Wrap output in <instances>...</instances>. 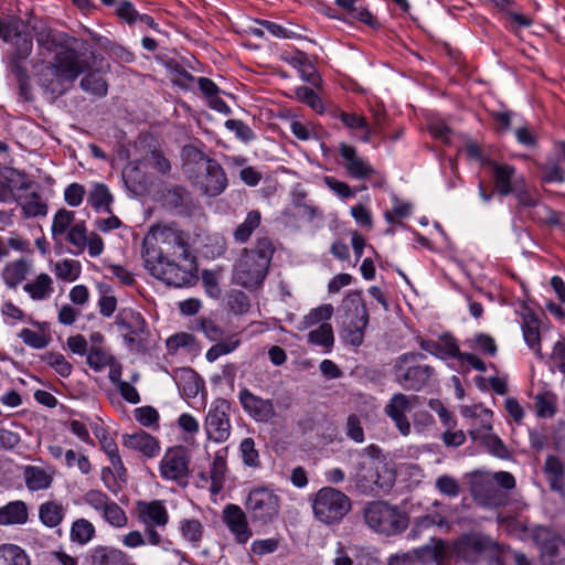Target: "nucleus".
Masks as SVG:
<instances>
[{
    "mask_svg": "<svg viewBox=\"0 0 565 565\" xmlns=\"http://www.w3.org/2000/svg\"><path fill=\"white\" fill-rule=\"evenodd\" d=\"M4 179L7 183L0 184V202L1 203H9L12 201L17 202V196L13 192V189L8 183H15L18 184V188L20 190H28L31 186V181L26 180L24 178V174L8 169L7 173L4 174Z\"/></svg>",
    "mask_w": 565,
    "mask_h": 565,
    "instance_id": "cd10ccee",
    "label": "nucleus"
},
{
    "mask_svg": "<svg viewBox=\"0 0 565 565\" xmlns=\"http://www.w3.org/2000/svg\"><path fill=\"white\" fill-rule=\"evenodd\" d=\"M243 409L257 422H268L275 415V408L270 399L262 398L247 388L241 390L238 394Z\"/></svg>",
    "mask_w": 565,
    "mask_h": 565,
    "instance_id": "2eb2a0df",
    "label": "nucleus"
},
{
    "mask_svg": "<svg viewBox=\"0 0 565 565\" xmlns=\"http://www.w3.org/2000/svg\"><path fill=\"white\" fill-rule=\"evenodd\" d=\"M364 520L374 532L385 535L401 533L408 524L405 514L383 501L369 503L364 509Z\"/></svg>",
    "mask_w": 565,
    "mask_h": 565,
    "instance_id": "6e6552de",
    "label": "nucleus"
},
{
    "mask_svg": "<svg viewBox=\"0 0 565 565\" xmlns=\"http://www.w3.org/2000/svg\"><path fill=\"white\" fill-rule=\"evenodd\" d=\"M46 362L51 365L61 376L67 377L72 373V365L66 361L61 353H50L46 356Z\"/></svg>",
    "mask_w": 565,
    "mask_h": 565,
    "instance_id": "774afa93",
    "label": "nucleus"
},
{
    "mask_svg": "<svg viewBox=\"0 0 565 565\" xmlns=\"http://www.w3.org/2000/svg\"><path fill=\"white\" fill-rule=\"evenodd\" d=\"M433 525L444 526L447 525V521L444 516L438 513L427 514L416 519L412 533L415 535L419 534L423 530H426Z\"/></svg>",
    "mask_w": 565,
    "mask_h": 565,
    "instance_id": "680f3d73",
    "label": "nucleus"
},
{
    "mask_svg": "<svg viewBox=\"0 0 565 565\" xmlns=\"http://www.w3.org/2000/svg\"><path fill=\"white\" fill-rule=\"evenodd\" d=\"M102 515L114 527H125L128 523L126 512L115 501L106 508Z\"/></svg>",
    "mask_w": 565,
    "mask_h": 565,
    "instance_id": "de8ad7c7",
    "label": "nucleus"
},
{
    "mask_svg": "<svg viewBox=\"0 0 565 565\" xmlns=\"http://www.w3.org/2000/svg\"><path fill=\"white\" fill-rule=\"evenodd\" d=\"M333 311V306L330 303H324L313 308L299 322L298 329L302 331L320 322L327 323L326 321L332 317Z\"/></svg>",
    "mask_w": 565,
    "mask_h": 565,
    "instance_id": "e433bc0d",
    "label": "nucleus"
},
{
    "mask_svg": "<svg viewBox=\"0 0 565 565\" xmlns=\"http://www.w3.org/2000/svg\"><path fill=\"white\" fill-rule=\"evenodd\" d=\"M246 509L253 521L266 524L278 515L279 498L267 489H255L247 498Z\"/></svg>",
    "mask_w": 565,
    "mask_h": 565,
    "instance_id": "1a4fd4ad",
    "label": "nucleus"
},
{
    "mask_svg": "<svg viewBox=\"0 0 565 565\" xmlns=\"http://www.w3.org/2000/svg\"><path fill=\"white\" fill-rule=\"evenodd\" d=\"M186 156L200 163L201 172L195 178V185L209 196H217L227 188V178L222 166L194 147L184 148Z\"/></svg>",
    "mask_w": 565,
    "mask_h": 565,
    "instance_id": "0eeeda50",
    "label": "nucleus"
},
{
    "mask_svg": "<svg viewBox=\"0 0 565 565\" xmlns=\"http://www.w3.org/2000/svg\"><path fill=\"white\" fill-rule=\"evenodd\" d=\"M17 203L21 206L26 217L45 216L47 214V204L36 192L18 195Z\"/></svg>",
    "mask_w": 565,
    "mask_h": 565,
    "instance_id": "7c9ffc66",
    "label": "nucleus"
},
{
    "mask_svg": "<svg viewBox=\"0 0 565 565\" xmlns=\"http://www.w3.org/2000/svg\"><path fill=\"white\" fill-rule=\"evenodd\" d=\"M28 25L34 32V36L39 45L49 47L55 42L52 30L46 25V23L30 19L28 21Z\"/></svg>",
    "mask_w": 565,
    "mask_h": 565,
    "instance_id": "8fccbe9b",
    "label": "nucleus"
},
{
    "mask_svg": "<svg viewBox=\"0 0 565 565\" xmlns=\"http://www.w3.org/2000/svg\"><path fill=\"white\" fill-rule=\"evenodd\" d=\"M308 342L320 345L324 352H330L334 344L333 329L330 323H321L317 329L308 333Z\"/></svg>",
    "mask_w": 565,
    "mask_h": 565,
    "instance_id": "f704fd0d",
    "label": "nucleus"
},
{
    "mask_svg": "<svg viewBox=\"0 0 565 565\" xmlns=\"http://www.w3.org/2000/svg\"><path fill=\"white\" fill-rule=\"evenodd\" d=\"M335 3L347 12L349 18L356 19L367 25L375 23V19L364 7L363 0H335Z\"/></svg>",
    "mask_w": 565,
    "mask_h": 565,
    "instance_id": "72a5a7b5",
    "label": "nucleus"
},
{
    "mask_svg": "<svg viewBox=\"0 0 565 565\" xmlns=\"http://www.w3.org/2000/svg\"><path fill=\"white\" fill-rule=\"evenodd\" d=\"M296 98L307 104L313 110L321 113L323 110L322 103L313 89L307 86H300L295 89Z\"/></svg>",
    "mask_w": 565,
    "mask_h": 565,
    "instance_id": "4d7b16f0",
    "label": "nucleus"
},
{
    "mask_svg": "<svg viewBox=\"0 0 565 565\" xmlns=\"http://www.w3.org/2000/svg\"><path fill=\"white\" fill-rule=\"evenodd\" d=\"M275 247L269 237H259L245 248L234 265L233 280L246 289H257L267 276Z\"/></svg>",
    "mask_w": 565,
    "mask_h": 565,
    "instance_id": "7ed1b4c3",
    "label": "nucleus"
},
{
    "mask_svg": "<svg viewBox=\"0 0 565 565\" xmlns=\"http://www.w3.org/2000/svg\"><path fill=\"white\" fill-rule=\"evenodd\" d=\"M33 300H44L53 292V280L47 274H40L35 280L23 286Z\"/></svg>",
    "mask_w": 565,
    "mask_h": 565,
    "instance_id": "473e14b6",
    "label": "nucleus"
},
{
    "mask_svg": "<svg viewBox=\"0 0 565 565\" xmlns=\"http://www.w3.org/2000/svg\"><path fill=\"white\" fill-rule=\"evenodd\" d=\"M87 202L95 211L111 214L114 196L106 184L93 183L87 194Z\"/></svg>",
    "mask_w": 565,
    "mask_h": 565,
    "instance_id": "b1692460",
    "label": "nucleus"
},
{
    "mask_svg": "<svg viewBox=\"0 0 565 565\" xmlns=\"http://www.w3.org/2000/svg\"><path fill=\"white\" fill-rule=\"evenodd\" d=\"M180 531L185 540L196 543L202 537L203 526L196 519H183L180 522Z\"/></svg>",
    "mask_w": 565,
    "mask_h": 565,
    "instance_id": "603ef678",
    "label": "nucleus"
},
{
    "mask_svg": "<svg viewBox=\"0 0 565 565\" xmlns=\"http://www.w3.org/2000/svg\"><path fill=\"white\" fill-rule=\"evenodd\" d=\"M470 435L473 439H481L484 447L494 456L504 458L508 455L507 448L501 441V439L490 433H486L483 435L480 434L479 430H471Z\"/></svg>",
    "mask_w": 565,
    "mask_h": 565,
    "instance_id": "37998d69",
    "label": "nucleus"
},
{
    "mask_svg": "<svg viewBox=\"0 0 565 565\" xmlns=\"http://www.w3.org/2000/svg\"><path fill=\"white\" fill-rule=\"evenodd\" d=\"M289 64L299 71L303 81L318 86L320 78L313 65L308 61L303 53L298 52L288 60Z\"/></svg>",
    "mask_w": 565,
    "mask_h": 565,
    "instance_id": "c9c22d12",
    "label": "nucleus"
},
{
    "mask_svg": "<svg viewBox=\"0 0 565 565\" xmlns=\"http://www.w3.org/2000/svg\"><path fill=\"white\" fill-rule=\"evenodd\" d=\"M339 150L342 159L344 160V169L352 178L362 180L374 173L373 167L358 154L354 147L341 143Z\"/></svg>",
    "mask_w": 565,
    "mask_h": 565,
    "instance_id": "f3484780",
    "label": "nucleus"
},
{
    "mask_svg": "<svg viewBox=\"0 0 565 565\" xmlns=\"http://www.w3.org/2000/svg\"><path fill=\"white\" fill-rule=\"evenodd\" d=\"M84 62L75 51L66 50L55 56L52 65L47 66V75L62 76L68 83L73 82L83 71Z\"/></svg>",
    "mask_w": 565,
    "mask_h": 565,
    "instance_id": "f8f14e48",
    "label": "nucleus"
},
{
    "mask_svg": "<svg viewBox=\"0 0 565 565\" xmlns=\"http://www.w3.org/2000/svg\"><path fill=\"white\" fill-rule=\"evenodd\" d=\"M28 515V508L23 501L9 502L0 508V525L24 524Z\"/></svg>",
    "mask_w": 565,
    "mask_h": 565,
    "instance_id": "a878e982",
    "label": "nucleus"
},
{
    "mask_svg": "<svg viewBox=\"0 0 565 565\" xmlns=\"http://www.w3.org/2000/svg\"><path fill=\"white\" fill-rule=\"evenodd\" d=\"M153 263L145 264L146 269L151 276L168 286L182 288L191 286L196 281L195 257H175Z\"/></svg>",
    "mask_w": 565,
    "mask_h": 565,
    "instance_id": "39448f33",
    "label": "nucleus"
},
{
    "mask_svg": "<svg viewBox=\"0 0 565 565\" xmlns=\"http://www.w3.org/2000/svg\"><path fill=\"white\" fill-rule=\"evenodd\" d=\"M260 212L257 210L249 211L245 220L234 230V239L239 244L246 243L253 235L254 231L260 225Z\"/></svg>",
    "mask_w": 565,
    "mask_h": 565,
    "instance_id": "2f4dec72",
    "label": "nucleus"
},
{
    "mask_svg": "<svg viewBox=\"0 0 565 565\" xmlns=\"http://www.w3.org/2000/svg\"><path fill=\"white\" fill-rule=\"evenodd\" d=\"M39 515L43 524L50 527L57 526L64 518V508L56 502H45L40 505Z\"/></svg>",
    "mask_w": 565,
    "mask_h": 565,
    "instance_id": "79ce46f5",
    "label": "nucleus"
},
{
    "mask_svg": "<svg viewBox=\"0 0 565 565\" xmlns=\"http://www.w3.org/2000/svg\"><path fill=\"white\" fill-rule=\"evenodd\" d=\"M415 401H417V396H407L403 393H396L385 405L384 413L394 422L403 436L411 434V423L405 416V413L411 411L412 402Z\"/></svg>",
    "mask_w": 565,
    "mask_h": 565,
    "instance_id": "9b49d317",
    "label": "nucleus"
},
{
    "mask_svg": "<svg viewBox=\"0 0 565 565\" xmlns=\"http://www.w3.org/2000/svg\"><path fill=\"white\" fill-rule=\"evenodd\" d=\"M423 353L409 352L399 355L393 365L395 382L406 391L418 392L428 385L434 367L426 364Z\"/></svg>",
    "mask_w": 565,
    "mask_h": 565,
    "instance_id": "20e7f679",
    "label": "nucleus"
},
{
    "mask_svg": "<svg viewBox=\"0 0 565 565\" xmlns=\"http://www.w3.org/2000/svg\"><path fill=\"white\" fill-rule=\"evenodd\" d=\"M96 530L93 523L86 519H77L73 522L71 527L72 542L85 545L95 536Z\"/></svg>",
    "mask_w": 565,
    "mask_h": 565,
    "instance_id": "58836bf2",
    "label": "nucleus"
},
{
    "mask_svg": "<svg viewBox=\"0 0 565 565\" xmlns=\"http://www.w3.org/2000/svg\"><path fill=\"white\" fill-rule=\"evenodd\" d=\"M420 348L439 359L456 358L459 348L451 337H444L440 342L423 341Z\"/></svg>",
    "mask_w": 565,
    "mask_h": 565,
    "instance_id": "c756f323",
    "label": "nucleus"
},
{
    "mask_svg": "<svg viewBox=\"0 0 565 565\" xmlns=\"http://www.w3.org/2000/svg\"><path fill=\"white\" fill-rule=\"evenodd\" d=\"M81 87L97 97H104L107 94L108 85L104 76L97 72H90L81 81Z\"/></svg>",
    "mask_w": 565,
    "mask_h": 565,
    "instance_id": "a19ab883",
    "label": "nucleus"
},
{
    "mask_svg": "<svg viewBox=\"0 0 565 565\" xmlns=\"http://www.w3.org/2000/svg\"><path fill=\"white\" fill-rule=\"evenodd\" d=\"M343 310L342 323L367 326L369 312L361 297V292L353 291L348 294L342 300Z\"/></svg>",
    "mask_w": 565,
    "mask_h": 565,
    "instance_id": "dca6fc26",
    "label": "nucleus"
},
{
    "mask_svg": "<svg viewBox=\"0 0 565 565\" xmlns=\"http://www.w3.org/2000/svg\"><path fill=\"white\" fill-rule=\"evenodd\" d=\"M487 163L492 168L494 185L501 195H508L513 191L512 179L515 169L509 164H500L495 161L488 160Z\"/></svg>",
    "mask_w": 565,
    "mask_h": 565,
    "instance_id": "393cba45",
    "label": "nucleus"
},
{
    "mask_svg": "<svg viewBox=\"0 0 565 565\" xmlns=\"http://www.w3.org/2000/svg\"><path fill=\"white\" fill-rule=\"evenodd\" d=\"M0 565H30V562L20 546L3 544L0 546Z\"/></svg>",
    "mask_w": 565,
    "mask_h": 565,
    "instance_id": "ea45409f",
    "label": "nucleus"
},
{
    "mask_svg": "<svg viewBox=\"0 0 565 565\" xmlns=\"http://www.w3.org/2000/svg\"><path fill=\"white\" fill-rule=\"evenodd\" d=\"M114 356L108 352L102 350L100 348H92L87 353V363L94 369L96 372L103 371L109 363Z\"/></svg>",
    "mask_w": 565,
    "mask_h": 565,
    "instance_id": "5fc2aeb1",
    "label": "nucleus"
},
{
    "mask_svg": "<svg viewBox=\"0 0 565 565\" xmlns=\"http://www.w3.org/2000/svg\"><path fill=\"white\" fill-rule=\"evenodd\" d=\"M342 326L343 340L353 347H360L364 340V330L366 326H355L350 323H342Z\"/></svg>",
    "mask_w": 565,
    "mask_h": 565,
    "instance_id": "bf43d9fd",
    "label": "nucleus"
},
{
    "mask_svg": "<svg viewBox=\"0 0 565 565\" xmlns=\"http://www.w3.org/2000/svg\"><path fill=\"white\" fill-rule=\"evenodd\" d=\"M55 469L52 466H25L23 468V479L30 491L46 490L52 486Z\"/></svg>",
    "mask_w": 565,
    "mask_h": 565,
    "instance_id": "a211bd4d",
    "label": "nucleus"
},
{
    "mask_svg": "<svg viewBox=\"0 0 565 565\" xmlns=\"http://www.w3.org/2000/svg\"><path fill=\"white\" fill-rule=\"evenodd\" d=\"M239 450L245 465L249 467H257L259 465L258 451L255 448L253 438H245L242 440Z\"/></svg>",
    "mask_w": 565,
    "mask_h": 565,
    "instance_id": "052dcab7",
    "label": "nucleus"
},
{
    "mask_svg": "<svg viewBox=\"0 0 565 565\" xmlns=\"http://www.w3.org/2000/svg\"><path fill=\"white\" fill-rule=\"evenodd\" d=\"M223 521L237 544H245L253 535L245 512L236 504H227L223 510Z\"/></svg>",
    "mask_w": 565,
    "mask_h": 565,
    "instance_id": "4468645a",
    "label": "nucleus"
},
{
    "mask_svg": "<svg viewBox=\"0 0 565 565\" xmlns=\"http://www.w3.org/2000/svg\"><path fill=\"white\" fill-rule=\"evenodd\" d=\"M204 428L210 440L224 443L231 435L230 404L217 401L207 412Z\"/></svg>",
    "mask_w": 565,
    "mask_h": 565,
    "instance_id": "9d476101",
    "label": "nucleus"
},
{
    "mask_svg": "<svg viewBox=\"0 0 565 565\" xmlns=\"http://www.w3.org/2000/svg\"><path fill=\"white\" fill-rule=\"evenodd\" d=\"M122 443L127 448L140 451L149 458L156 457L160 451V444L157 438L143 430L124 435Z\"/></svg>",
    "mask_w": 565,
    "mask_h": 565,
    "instance_id": "aec40b11",
    "label": "nucleus"
},
{
    "mask_svg": "<svg viewBox=\"0 0 565 565\" xmlns=\"http://www.w3.org/2000/svg\"><path fill=\"white\" fill-rule=\"evenodd\" d=\"M87 230L84 222L73 224L67 233V241L78 248L87 245Z\"/></svg>",
    "mask_w": 565,
    "mask_h": 565,
    "instance_id": "e2e57ef3",
    "label": "nucleus"
},
{
    "mask_svg": "<svg viewBox=\"0 0 565 565\" xmlns=\"http://www.w3.org/2000/svg\"><path fill=\"white\" fill-rule=\"evenodd\" d=\"M351 479L354 481L355 487L363 493L374 492L376 487H381L380 476L373 461L360 462Z\"/></svg>",
    "mask_w": 565,
    "mask_h": 565,
    "instance_id": "4be33fe9",
    "label": "nucleus"
},
{
    "mask_svg": "<svg viewBox=\"0 0 565 565\" xmlns=\"http://www.w3.org/2000/svg\"><path fill=\"white\" fill-rule=\"evenodd\" d=\"M136 420L146 427L158 426L159 413L152 406H142L134 411Z\"/></svg>",
    "mask_w": 565,
    "mask_h": 565,
    "instance_id": "13d9d810",
    "label": "nucleus"
},
{
    "mask_svg": "<svg viewBox=\"0 0 565 565\" xmlns=\"http://www.w3.org/2000/svg\"><path fill=\"white\" fill-rule=\"evenodd\" d=\"M175 257H194L190 235L175 224L152 225L143 239V263L154 264L156 260Z\"/></svg>",
    "mask_w": 565,
    "mask_h": 565,
    "instance_id": "f03ea898",
    "label": "nucleus"
},
{
    "mask_svg": "<svg viewBox=\"0 0 565 565\" xmlns=\"http://www.w3.org/2000/svg\"><path fill=\"white\" fill-rule=\"evenodd\" d=\"M437 490L448 497H457L460 492L458 481L448 475H443L436 480Z\"/></svg>",
    "mask_w": 565,
    "mask_h": 565,
    "instance_id": "0e129e2a",
    "label": "nucleus"
},
{
    "mask_svg": "<svg viewBox=\"0 0 565 565\" xmlns=\"http://www.w3.org/2000/svg\"><path fill=\"white\" fill-rule=\"evenodd\" d=\"M31 269V263L25 259H18L4 266L1 276L9 288H15L26 278Z\"/></svg>",
    "mask_w": 565,
    "mask_h": 565,
    "instance_id": "c85d7f7f",
    "label": "nucleus"
},
{
    "mask_svg": "<svg viewBox=\"0 0 565 565\" xmlns=\"http://www.w3.org/2000/svg\"><path fill=\"white\" fill-rule=\"evenodd\" d=\"M290 130L299 140L302 141H308L318 137L315 126L310 122L305 124L299 120H294L290 124Z\"/></svg>",
    "mask_w": 565,
    "mask_h": 565,
    "instance_id": "338daca9",
    "label": "nucleus"
},
{
    "mask_svg": "<svg viewBox=\"0 0 565 565\" xmlns=\"http://www.w3.org/2000/svg\"><path fill=\"white\" fill-rule=\"evenodd\" d=\"M90 565H131L129 556L121 550L97 545L89 551Z\"/></svg>",
    "mask_w": 565,
    "mask_h": 565,
    "instance_id": "412c9836",
    "label": "nucleus"
},
{
    "mask_svg": "<svg viewBox=\"0 0 565 565\" xmlns=\"http://www.w3.org/2000/svg\"><path fill=\"white\" fill-rule=\"evenodd\" d=\"M542 565H565V542L552 537L542 545Z\"/></svg>",
    "mask_w": 565,
    "mask_h": 565,
    "instance_id": "bb28decb",
    "label": "nucleus"
},
{
    "mask_svg": "<svg viewBox=\"0 0 565 565\" xmlns=\"http://www.w3.org/2000/svg\"><path fill=\"white\" fill-rule=\"evenodd\" d=\"M315 518L326 524H339L351 511V499L342 491L332 488H321L311 500Z\"/></svg>",
    "mask_w": 565,
    "mask_h": 565,
    "instance_id": "423d86ee",
    "label": "nucleus"
},
{
    "mask_svg": "<svg viewBox=\"0 0 565 565\" xmlns=\"http://www.w3.org/2000/svg\"><path fill=\"white\" fill-rule=\"evenodd\" d=\"M84 502L95 511L103 513L113 502L109 497L100 490H89L83 497Z\"/></svg>",
    "mask_w": 565,
    "mask_h": 565,
    "instance_id": "6e6d98bb",
    "label": "nucleus"
},
{
    "mask_svg": "<svg viewBox=\"0 0 565 565\" xmlns=\"http://www.w3.org/2000/svg\"><path fill=\"white\" fill-rule=\"evenodd\" d=\"M23 29V21L17 17L0 20V38L6 42H12Z\"/></svg>",
    "mask_w": 565,
    "mask_h": 565,
    "instance_id": "864d4df0",
    "label": "nucleus"
},
{
    "mask_svg": "<svg viewBox=\"0 0 565 565\" xmlns=\"http://www.w3.org/2000/svg\"><path fill=\"white\" fill-rule=\"evenodd\" d=\"M500 546L491 537L479 533L462 535L452 545L441 540L416 550V555L424 562L441 563L456 557L457 559L476 563L480 557L498 558Z\"/></svg>",
    "mask_w": 565,
    "mask_h": 565,
    "instance_id": "f257e3e1",
    "label": "nucleus"
},
{
    "mask_svg": "<svg viewBox=\"0 0 565 565\" xmlns=\"http://www.w3.org/2000/svg\"><path fill=\"white\" fill-rule=\"evenodd\" d=\"M226 472V460L221 451L215 454L211 467V489L213 492H218L223 487V481Z\"/></svg>",
    "mask_w": 565,
    "mask_h": 565,
    "instance_id": "a18cd8bd",
    "label": "nucleus"
},
{
    "mask_svg": "<svg viewBox=\"0 0 565 565\" xmlns=\"http://www.w3.org/2000/svg\"><path fill=\"white\" fill-rule=\"evenodd\" d=\"M545 472L548 476L551 488L561 491L563 489V465L554 456L547 457L545 461Z\"/></svg>",
    "mask_w": 565,
    "mask_h": 565,
    "instance_id": "49530a36",
    "label": "nucleus"
},
{
    "mask_svg": "<svg viewBox=\"0 0 565 565\" xmlns=\"http://www.w3.org/2000/svg\"><path fill=\"white\" fill-rule=\"evenodd\" d=\"M86 194L84 185L79 183H71L64 191V200L70 206H79Z\"/></svg>",
    "mask_w": 565,
    "mask_h": 565,
    "instance_id": "69168bd1",
    "label": "nucleus"
},
{
    "mask_svg": "<svg viewBox=\"0 0 565 565\" xmlns=\"http://www.w3.org/2000/svg\"><path fill=\"white\" fill-rule=\"evenodd\" d=\"M161 476L169 480H178L186 476L188 461L180 449L168 450L160 463Z\"/></svg>",
    "mask_w": 565,
    "mask_h": 565,
    "instance_id": "6ab92c4d",
    "label": "nucleus"
},
{
    "mask_svg": "<svg viewBox=\"0 0 565 565\" xmlns=\"http://www.w3.org/2000/svg\"><path fill=\"white\" fill-rule=\"evenodd\" d=\"M239 344L241 340L237 334L223 338L222 340L216 341V343L207 350L205 358L209 362H214L220 356L230 354L235 351Z\"/></svg>",
    "mask_w": 565,
    "mask_h": 565,
    "instance_id": "4c0bfd02",
    "label": "nucleus"
},
{
    "mask_svg": "<svg viewBox=\"0 0 565 565\" xmlns=\"http://www.w3.org/2000/svg\"><path fill=\"white\" fill-rule=\"evenodd\" d=\"M522 332L523 339L534 354L543 359V353L540 344V321L537 317L529 308H525L522 313Z\"/></svg>",
    "mask_w": 565,
    "mask_h": 565,
    "instance_id": "5701e85b",
    "label": "nucleus"
},
{
    "mask_svg": "<svg viewBox=\"0 0 565 565\" xmlns=\"http://www.w3.org/2000/svg\"><path fill=\"white\" fill-rule=\"evenodd\" d=\"M136 511L145 527H164L169 523V513L163 501H138Z\"/></svg>",
    "mask_w": 565,
    "mask_h": 565,
    "instance_id": "ddd939ff",
    "label": "nucleus"
},
{
    "mask_svg": "<svg viewBox=\"0 0 565 565\" xmlns=\"http://www.w3.org/2000/svg\"><path fill=\"white\" fill-rule=\"evenodd\" d=\"M79 271L81 266L78 262L73 259H65L63 262L56 263L54 266L55 275L63 280H75L78 277Z\"/></svg>",
    "mask_w": 565,
    "mask_h": 565,
    "instance_id": "3c124183",
    "label": "nucleus"
},
{
    "mask_svg": "<svg viewBox=\"0 0 565 565\" xmlns=\"http://www.w3.org/2000/svg\"><path fill=\"white\" fill-rule=\"evenodd\" d=\"M75 213L66 209H60L53 217L52 222V235L53 238L63 236L66 234L68 227L74 222Z\"/></svg>",
    "mask_w": 565,
    "mask_h": 565,
    "instance_id": "c03bdc74",
    "label": "nucleus"
},
{
    "mask_svg": "<svg viewBox=\"0 0 565 565\" xmlns=\"http://www.w3.org/2000/svg\"><path fill=\"white\" fill-rule=\"evenodd\" d=\"M66 79L62 76L47 75V67L42 73L41 86L46 93H50L54 97L62 95L66 89Z\"/></svg>",
    "mask_w": 565,
    "mask_h": 565,
    "instance_id": "09e8293b",
    "label": "nucleus"
}]
</instances>
